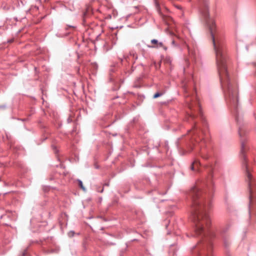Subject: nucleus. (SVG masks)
<instances>
[{"label": "nucleus", "instance_id": "f257e3e1", "mask_svg": "<svg viewBox=\"0 0 256 256\" xmlns=\"http://www.w3.org/2000/svg\"><path fill=\"white\" fill-rule=\"evenodd\" d=\"M212 39L216 52V61L220 76V81L223 88H226L230 96L236 101L238 100V92L236 88L233 89L229 80L227 70L228 56L224 40L222 38L215 37L214 30L215 28L214 22L208 24Z\"/></svg>", "mask_w": 256, "mask_h": 256}, {"label": "nucleus", "instance_id": "f03ea898", "mask_svg": "<svg viewBox=\"0 0 256 256\" xmlns=\"http://www.w3.org/2000/svg\"><path fill=\"white\" fill-rule=\"evenodd\" d=\"M198 192L196 188L192 190V194H193L192 218L195 224L194 232L196 236L203 234L205 229L208 228L210 224V220L208 213L210 203L202 200H197Z\"/></svg>", "mask_w": 256, "mask_h": 256}, {"label": "nucleus", "instance_id": "7ed1b4c3", "mask_svg": "<svg viewBox=\"0 0 256 256\" xmlns=\"http://www.w3.org/2000/svg\"><path fill=\"white\" fill-rule=\"evenodd\" d=\"M244 144L243 142H242V148H241V153L243 155V158L245 161L244 166L246 168V180L248 183V188L250 190V203L251 204H252L254 202L255 198H256V185L253 181L252 176L250 174V172L248 169V165L246 164V156L244 155Z\"/></svg>", "mask_w": 256, "mask_h": 256}, {"label": "nucleus", "instance_id": "20e7f679", "mask_svg": "<svg viewBox=\"0 0 256 256\" xmlns=\"http://www.w3.org/2000/svg\"><path fill=\"white\" fill-rule=\"evenodd\" d=\"M224 244L226 248H228L230 244V242L228 238L226 237L223 238Z\"/></svg>", "mask_w": 256, "mask_h": 256}, {"label": "nucleus", "instance_id": "39448f33", "mask_svg": "<svg viewBox=\"0 0 256 256\" xmlns=\"http://www.w3.org/2000/svg\"><path fill=\"white\" fill-rule=\"evenodd\" d=\"M151 43L154 44H157L156 47H162L163 45L162 42H158L156 40L153 39L151 40Z\"/></svg>", "mask_w": 256, "mask_h": 256}, {"label": "nucleus", "instance_id": "423d86ee", "mask_svg": "<svg viewBox=\"0 0 256 256\" xmlns=\"http://www.w3.org/2000/svg\"><path fill=\"white\" fill-rule=\"evenodd\" d=\"M200 256H212L211 252H204L202 254H200Z\"/></svg>", "mask_w": 256, "mask_h": 256}, {"label": "nucleus", "instance_id": "0eeeda50", "mask_svg": "<svg viewBox=\"0 0 256 256\" xmlns=\"http://www.w3.org/2000/svg\"><path fill=\"white\" fill-rule=\"evenodd\" d=\"M163 94V93L162 92H156L154 95V98H156L160 96H162V95Z\"/></svg>", "mask_w": 256, "mask_h": 256}, {"label": "nucleus", "instance_id": "6e6552de", "mask_svg": "<svg viewBox=\"0 0 256 256\" xmlns=\"http://www.w3.org/2000/svg\"><path fill=\"white\" fill-rule=\"evenodd\" d=\"M199 163V162L198 161V160H195L192 164L191 166V169L192 170H194V165H197Z\"/></svg>", "mask_w": 256, "mask_h": 256}, {"label": "nucleus", "instance_id": "1a4fd4ad", "mask_svg": "<svg viewBox=\"0 0 256 256\" xmlns=\"http://www.w3.org/2000/svg\"><path fill=\"white\" fill-rule=\"evenodd\" d=\"M78 185L82 189L84 190H85L86 189L82 184V182L80 180H78Z\"/></svg>", "mask_w": 256, "mask_h": 256}, {"label": "nucleus", "instance_id": "9d476101", "mask_svg": "<svg viewBox=\"0 0 256 256\" xmlns=\"http://www.w3.org/2000/svg\"><path fill=\"white\" fill-rule=\"evenodd\" d=\"M190 118H191L192 119H193V118H194V115H190Z\"/></svg>", "mask_w": 256, "mask_h": 256}, {"label": "nucleus", "instance_id": "9b49d317", "mask_svg": "<svg viewBox=\"0 0 256 256\" xmlns=\"http://www.w3.org/2000/svg\"><path fill=\"white\" fill-rule=\"evenodd\" d=\"M72 232V236H73V235H74V232Z\"/></svg>", "mask_w": 256, "mask_h": 256}, {"label": "nucleus", "instance_id": "f8f14e48", "mask_svg": "<svg viewBox=\"0 0 256 256\" xmlns=\"http://www.w3.org/2000/svg\"><path fill=\"white\" fill-rule=\"evenodd\" d=\"M239 134H240V136H241V134H240V132H239Z\"/></svg>", "mask_w": 256, "mask_h": 256}]
</instances>
